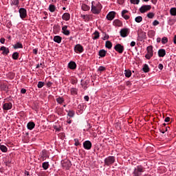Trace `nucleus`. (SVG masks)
<instances>
[{
    "label": "nucleus",
    "instance_id": "34",
    "mask_svg": "<svg viewBox=\"0 0 176 176\" xmlns=\"http://www.w3.org/2000/svg\"><path fill=\"white\" fill-rule=\"evenodd\" d=\"M0 150L1 151V152L6 153V152H8V147H6V146L5 145H1L0 144Z\"/></svg>",
    "mask_w": 176,
    "mask_h": 176
},
{
    "label": "nucleus",
    "instance_id": "24",
    "mask_svg": "<svg viewBox=\"0 0 176 176\" xmlns=\"http://www.w3.org/2000/svg\"><path fill=\"white\" fill-rule=\"evenodd\" d=\"M27 127L28 130H33V129L35 128V122H30L27 124Z\"/></svg>",
    "mask_w": 176,
    "mask_h": 176
},
{
    "label": "nucleus",
    "instance_id": "54",
    "mask_svg": "<svg viewBox=\"0 0 176 176\" xmlns=\"http://www.w3.org/2000/svg\"><path fill=\"white\" fill-rule=\"evenodd\" d=\"M71 83H72V85H76V83H78V79L72 78Z\"/></svg>",
    "mask_w": 176,
    "mask_h": 176
},
{
    "label": "nucleus",
    "instance_id": "50",
    "mask_svg": "<svg viewBox=\"0 0 176 176\" xmlns=\"http://www.w3.org/2000/svg\"><path fill=\"white\" fill-rule=\"evenodd\" d=\"M54 31H55L56 32H58L60 31V26L58 25H54Z\"/></svg>",
    "mask_w": 176,
    "mask_h": 176
},
{
    "label": "nucleus",
    "instance_id": "31",
    "mask_svg": "<svg viewBox=\"0 0 176 176\" xmlns=\"http://www.w3.org/2000/svg\"><path fill=\"white\" fill-rule=\"evenodd\" d=\"M93 35H94V36L92 37V39H94V41H96V39H98V38H100V32L97 30L94 32Z\"/></svg>",
    "mask_w": 176,
    "mask_h": 176
},
{
    "label": "nucleus",
    "instance_id": "22",
    "mask_svg": "<svg viewBox=\"0 0 176 176\" xmlns=\"http://www.w3.org/2000/svg\"><path fill=\"white\" fill-rule=\"evenodd\" d=\"M68 67L69 69H76V63L70 61L68 64Z\"/></svg>",
    "mask_w": 176,
    "mask_h": 176
},
{
    "label": "nucleus",
    "instance_id": "46",
    "mask_svg": "<svg viewBox=\"0 0 176 176\" xmlns=\"http://www.w3.org/2000/svg\"><path fill=\"white\" fill-rule=\"evenodd\" d=\"M161 42L162 45H166L168 42V38L167 37H163L161 40Z\"/></svg>",
    "mask_w": 176,
    "mask_h": 176
},
{
    "label": "nucleus",
    "instance_id": "26",
    "mask_svg": "<svg viewBox=\"0 0 176 176\" xmlns=\"http://www.w3.org/2000/svg\"><path fill=\"white\" fill-rule=\"evenodd\" d=\"M61 41H63V38L60 36H54V41L56 43H61Z\"/></svg>",
    "mask_w": 176,
    "mask_h": 176
},
{
    "label": "nucleus",
    "instance_id": "43",
    "mask_svg": "<svg viewBox=\"0 0 176 176\" xmlns=\"http://www.w3.org/2000/svg\"><path fill=\"white\" fill-rule=\"evenodd\" d=\"M170 13L171 16H176V8H170Z\"/></svg>",
    "mask_w": 176,
    "mask_h": 176
},
{
    "label": "nucleus",
    "instance_id": "1",
    "mask_svg": "<svg viewBox=\"0 0 176 176\" xmlns=\"http://www.w3.org/2000/svg\"><path fill=\"white\" fill-rule=\"evenodd\" d=\"M102 9V5L100 1L97 0H94L91 1V12L93 14H100L101 13V10Z\"/></svg>",
    "mask_w": 176,
    "mask_h": 176
},
{
    "label": "nucleus",
    "instance_id": "28",
    "mask_svg": "<svg viewBox=\"0 0 176 176\" xmlns=\"http://www.w3.org/2000/svg\"><path fill=\"white\" fill-rule=\"evenodd\" d=\"M80 85L84 90H86L87 89V80H81Z\"/></svg>",
    "mask_w": 176,
    "mask_h": 176
},
{
    "label": "nucleus",
    "instance_id": "32",
    "mask_svg": "<svg viewBox=\"0 0 176 176\" xmlns=\"http://www.w3.org/2000/svg\"><path fill=\"white\" fill-rule=\"evenodd\" d=\"M99 56L100 57H105L107 56V51L105 50H100L99 51Z\"/></svg>",
    "mask_w": 176,
    "mask_h": 176
},
{
    "label": "nucleus",
    "instance_id": "51",
    "mask_svg": "<svg viewBox=\"0 0 176 176\" xmlns=\"http://www.w3.org/2000/svg\"><path fill=\"white\" fill-rule=\"evenodd\" d=\"M147 17L148 19H153V17H155V14L153 12H148L147 14Z\"/></svg>",
    "mask_w": 176,
    "mask_h": 176
},
{
    "label": "nucleus",
    "instance_id": "35",
    "mask_svg": "<svg viewBox=\"0 0 176 176\" xmlns=\"http://www.w3.org/2000/svg\"><path fill=\"white\" fill-rule=\"evenodd\" d=\"M20 3V1L19 0H12L11 2V6H13V5L14 6H17V8H19V5Z\"/></svg>",
    "mask_w": 176,
    "mask_h": 176
},
{
    "label": "nucleus",
    "instance_id": "52",
    "mask_svg": "<svg viewBox=\"0 0 176 176\" xmlns=\"http://www.w3.org/2000/svg\"><path fill=\"white\" fill-rule=\"evenodd\" d=\"M130 2L133 5H138L140 3V0H130Z\"/></svg>",
    "mask_w": 176,
    "mask_h": 176
},
{
    "label": "nucleus",
    "instance_id": "13",
    "mask_svg": "<svg viewBox=\"0 0 176 176\" xmlns=\"http://www.w3.org/2000/svg\"><path fill=\"white\" fill-rule=\"evenodd\" d=\"M138 35L139 41H140L141 42L146 39V33L144 32L140 31Z\"/></svg>",
    "mask_w": 176,
    "mask_h": 176
},
{
    "label": "nucleus",
    "instance_id": "36",
    "mask_svg": "<svg viewBox=\"0 0 176 176\" xmlns=\"http://www.w3.org/2000/svg\"><path fill=\"white\" fill-rule=\"evenodd\" d=\"M49 10H50V12H51V13L56 12V6H54L53 4L50 5Z\"/></svg>",
    "mask_w": 176,
    "mask_h": 176
},
{
    "label": "nucleus",
    "instance_id": "12",
    "mask_svg": "<svg viewBox=\"0 0 176 176\" xmlns=\"http://www.w3.org/2000/svg\"><path fill=\"white\" fill-rule=\"evenodd\" d=\"M120 34L122 38H126L130 34V32L129 28H123L120 30Z\"/></svg>",
    "mask_w": 176,
    "mask_h": 176
},
{
    "label": "nucleus",
    "instance_id": "45",
    "mask_svg": "<svg viewBox=\"0 0 176 176\" xmlns=\"http://www.w3.org/2000/svg\"><path fill=\"white\" fill-rule=\"evenodd\" d=\"M170 130V126H166L165 128H162L160 129V133H162V134H164L166 131H168Z\"/></svg>",
    "mask_w": 176,
    "mask_h": 176
},
{
    "label": "nucleus",
    "instance_id": "3",
    "mask_svg": "<svg viewBox=\"0 0 176 176\" xmlns=\"http://www.w3.org/2000/svg\"><path fill=\"white\" fill-rule=\"evenodd\" d=\"M147 54L145 55V57L147 60H151L153 57V46L150 45L146 48Z\"/></svg>",
    "mask_w": 176,
    "mask_h": 176
},
{
    "label": "nucleus",
    "instance_id": "58",
    "mask_svg": "<svg viewBox=\"0 0 176 176\" xmlns=\"http://www.w3.org/2000/svg\"><path fill=\"white\" fill-rule=\"evenodd\" d=\"M21 94H25V93H27V89L22 88L21 89Z\"/></svg>",
    "mask_w": 176,
    "mask_h": 176
},
{
    "label": "nucleus",
    "instance_id": "37",
    "mask_svg": "<svg viewBox=\"0 0 176 176\" xmlns=\"http://www.w3.org/2000/svg\"><path fill=\"white\" fill-rule=\"evenodd\" d=\"M69 118H74L75 116V111L74 110H69L67 113Z\"/></svg>",
    "mask_w": 176,
    "mask_h": 176
},
{
    "label": "nucleus",
    "instance_id": "15",
    "mask_svg": "<svg viewBox=\"0 0 176 176\" xmlns=\"http://www.w3.org/2000/svg\"><path fill=\"white\" fill-rule=\"evenodd\" d=\"M67 28H68L67 25H64L62 27V33L63 35H66L67 36H68V35L71 34V32L68 30Z\"/></svg>",
    "mask_w": 176,
    "mask_h": 176
},
{
    "label": "nucleus",
    "instance_id": "59",
    "mask_svg": "<svg viewBox=\"0 0 176 176\" xmlns=\"http://www.w3.org/2000/svg\"><path fill=\"white\" fill-rule=\"evenodd\" d=\"M158 68H159V69H160V71H162L163 69V68H164L163 64L160 63L158 65Z\"/></svg>",
    "mask_w": 176,
    "mask_h": 176
},
{
    "label": "nucleus",
    "instance_id": "20",
    "mask_svg": "<svg viewBox=\"0 0 176 176\" xmlns=\"http://www.w3.org/2000/svg\"><path fill=\"white\" fill-rule=\"evenodd\" d=\"M63 20H65V21H69V19H71V14L68 12H65L62 16Z\"/></svg>",
    "mask_w": 176,
    "mask_h": 176
},
{
    "label": "nucleus",
    "instance_id": "10",
    "mask_svg": "<svg viewBox=\"0 0 176 176\" xmlns=\"http://www.w3.org/2000/svg\"><path fill=\"white\" fill-rule=\"evenodd\" d=\"M85 49L83 48V46L80 44H77L74 47V52L75 53H83V51Z\"/></svg>",
    "mask_w": 176,
    "mask_h": 176
},
{
    "label": "nucleus",
    "instance_id": "49",
    "mask_svg": "<svg viewBox=\"0 0 176 176\" xmlns=\"http://www.w3.org/2000/svg\"><path fill=\"white\" fill-rule=\"evenodd\" d=\"M105 69H107V68H105V67L104 66H100L98 69V71L99 72H104V71H105Z\"/></svg>",
    "mask_w": 176,
    "mask_h": 176
},
{
    "label": "nucleus",
    "instance_id": "33",
    "mask_svg": "<svg viewBox=\"0 0 176 176\" xmlns=\"http://www.w3.org/2000/svg\"><path fill=\"white\" fill-rule=\"evenodd\" d=\"M105 47L109 50L112 49V43L110 41H106Z\"/></svg>",
    "mask_w": 176,
    "mask_h": 176
},
{
    "label": "nucleus",
    "instance_id": "5",
    "mask_svg": "<svg viewBox=\"0 0 176 176\" xmlns=\"http://www.w3.org/2000/svg\"><path fill=\"white\" fill-rule=\"evenodd\" d=\"M114 50L119 53V54H122L123 52H124V46L122 45L120 43H118L114 46Z\"/></svg>",
    "mask_w": 176,
    "mask_h": 176
},
{
    "label": "nucleus",
    "instance_id": "47",
    "mask_svg": "<svg viewBox=\"0 0 176 176\" xmlns=\"http://www.w3.org/2000/svg\"><path fill=\"white\" fill-rule=\"evenodd\" d=\"M43 86H45V82H42V81H39L38 82V85H37V87L38 89H42V87H43Z\"/></svg>",
    "mask_w": 176,
    "mask_h": 176
},
{
    "label": "nucleus",
    "instance_id": "6",
    "mask_svg": "<svg viewBox=\"0 0 176 176\" xmlns=\"http://www.w3.org/2000/svg\"><path fill=\"white\" fill-rule=\"evenodd\" d=\"M72 166V164L71 163V161L68 160H65L62 162V167H63L66 170H69Z\"/></svg>",
    "mask_w": 176,
    "mask_h": 176
},
{
    "label": "nucleus",
    "instance_id": "57",
    "mask_svg": "<svg viewBox=\"0 0 176 176\" xmlns=\"http://www.w3.org/2000/svg\"><path fill=\"white\" fill-rule=\"evenodd\" d=\"M131 81H126V86H127V87H131Z\"/></svg>",
    "mask_w": 176,
    "mask_h": 176
},
{
    "label": "nucleus",
    "instance_id": "4",
    "mask_svg": "<svg viewBox=\"0 0 176 176\" xmlns=\"http://www.w3.org/2000/svg\"><path fill=\"white\" fill-rule=\"evenodd\" d=\"M115 156H109L104 159L105 166H112L115 163Z\"/></svg>",
    "mask_w": 176,
    "mask_h": 176
},
{
    "label": "nucleus",
    "instance_id": "27",
    "mask_svg": "<svg viewBox=\"0 0 176 176\" xmlns=\"http://www.w3.org/2000/svg\"><path fill=\"white\" fill-rule=\"evenodd\" d=\"M81 9L84 12H87V11L90 10V6H89L87 4L83 3V4H82Z\"/></svg>",
    "mask_w": 176,
    "mask_h": 176
},
{
    "label": "nucleus",
    "instance_id": "9",
    "mask_svg": "<svg viewBox=\"0 0 176 176\" xmlns=\"http://www.w3.org/2000/svg\"><path fill=\"white\" fill-rule=\"evenodd\" d=\"M91 146H93V144L89 140H86L83 142V148L87 151H90V149H91Z\"/></svg>",
    "mask_w": 176,
    "mask_h": 176
},
{
    "label": "nucleus",
    "instance_id": "2",
    "mask_svg": "<svg viewBox=\"0 0 176 176\" xmlns=\"http://www.w3.org/2000/svg\"><path fill=\"white\" fill-rule=\"evenodd\" d=\"M145 171V168L142 166V165L137 166L133 172V175L134 176H142V173Z\"/></svg>",
    "mask_w": 176,
    "mask_h": 176
},
{
    "label": "nucleus",
    "instance_id": "38",
    "mask_svg": "<svg viewBox=\"0 0 176 176\" xmlns=\"http://www.w3.org/2000/svg\"><path fill=\"white\" fill-rule=\"evenodd\" d=\"M148 35L149 38H153V36H155V35H156V32H155V30H150L148 32Z\"/></svg>",
    "mask_w": 176,
    "mask_h": 176
},
{
    "label": "nucleus",
    "instance_id": "16",
    "mask_svg": "<svg viewBox=\"0 0 176 176\" xmlns=\"http://www.w3.org/2000/svg\"><path fill=\"white\" fill-rule=\"evenodd\" d=\"M0 50L3 52L2 54H3L4 56H8V53H10L9 48L5 46H2L1 47H0Z\"/></svg>",
    "mask_w": 176,
    "mask_h": 176
},
{
    "label": "nucleus",
    "instance_id": "56",
    "mask_svg": "<svg viewBox=\"0 0 176 176\" xmlns=\"http://www.w3.org/2000/svg\"><path fill=\"white\" fill-rule=\"evenodd\" d=\"M160 23H159V21L157 20H155L153 22V25H154L155 27V25H159Z\"/></svg>",
    "mask_w": 176,
    "mask_h": 176
},
{
    "label": "nucleus",
    "instance_id": "21",
    "mask_svg": "<svg viewBox=\"0 0 176 176\" xmlns=\"http://www.w3.org/2000/svg\"><path fill=\"white\" fill-rule=\"evenodd\" d=\"M113 25H116V27H122V25H123V22L119 19H115L113 21Z\"/></svg>",
    "mask_w": 176,
    "mask_h": 176
},
{
    "label": "nucleus",
    "instance_id": "25",
    "mask_svg": "<svg viewBox=\"0 0 176 176\" xmlns=\"http://www.w3.org/2000/svg\"><path fill=\"white\" fill-rule=\"evenodd\" d=\"M158 56L159 57H164L166 56V50L160 49L158 50Z\"/></svg>",
    "mask_w": 176,
    "mask_h": 176
},
{
    "label": "nucleus",
    "instance_id": "63",
    "mask_svg": "<svg viewBox=\"0 0 176 176\" xmlns=\"http://www.w3.org/2000/svg\"><path fill=\"white\" fill-rule=\"evenodd\" d=\"M118 3H119V5H123L124 0H118Z\"/></svg>",
    "mask_w": 176,
    "mask_h": 176
},
{
    "label": "nucleus",
    "instance_id": "40",
    "mask_svg": "<svg viewBox=\"0 0 176 176\" xmlns=\"http://www.w3.org/2000/svg\"><path fill=\"white\" fill-rule=\"evenodd\" d=\"M144 72H149L151 69H149V66L147 64H144L143 68H142Z\"/></svg>",
    "mask_w": 176,
    "mask_h": 176
},
{
    "label": "nucleus",
    "instance_id": "64",
    "mask_svg": "<svg viewBox=\"0 0 176 176\" xmlns=\"http://www.w3.org/2000/svg\"><path fill=\"white\" fill-rule=\"evenodd\" d=\"M5 38H0V43H2V45L5 44Z\"/></svg>",
    "mask_w": 176,
    "mask_h": 176
},
{
    "label": "nucleus",
    "instance_id": "42",
    "mask_svg": "<svg viewBox=\"0 0 176 176\" xmlns=\"http://www.w3.org/2000/svg\"><path fill=\"white\" fill-rule=\"evenodd\" d=\"M19 52H14L12 54V59L13 60H19Z\"/></svg>",
    "mask_w": 176,
    "mask_h": 176
},
{
    "label": "nucleus",
    "instance_id": "19",
    "mask_svg": "<svg viewBox=\"0 0 176 176\" xmlns=\"http://www.w3.org/2000/svg\"><path fill=\"white\" fill-rule=\"evenodd\" d=\"M49 157V155H47V151L46 149H44L41 151V159L43 160H46Z\"/></svg>",
    "mask_w": 176,
    "mask_h": 176
},
{
    "label": "nucleus",
    "instance_id": "61",
    "mask_svg": "<svg viewBox=\"0 0 176 176\" xmlns=\"http://www.w3.org/2000/svg\"><path fill=\"white\" fill-rule=\"evenodd\" d=\"M105 39H109V35L107 34V33H105V34H104L103 41H105Z\"/></svg>",
    "mask_w": 176,
    "mask_h": 176
},
{
    "label": "nucleus",
    "instance_id": "44",
    "mask_svg": "<svg viewBox=\"0 0 176 176\" xmlns=\"http://www.w3.org/2000/svg\"><path fill=\"white\" fill-rule=\"evenodd\" d=\"M124 74L126 78H130V76H131V71L129 69L125 70Z\"/></svg>",
    "mask_w": 176,
    "mask_h": 176
},
{
    "label": "nucleus",
    "instance_id": "18",
    "mask_svg": "<svg viewBox=\"0 0 176 176\" xmlns=\"http://www.w3.org/2000/svg\"><path fill=\"white\" fill-rule=\"evenodd\" d=\"M80 17L83 19L85 21H90L92 19V16L90 14H81Z\"/></svg>",
    "mask_w": 176,
    "mask_h": 176
},
{
    "label": "nucleus",
    "instance_id": "55",
    "mask_svg": "<svg viewBox=\"0 0 176 176\" xmlns=\"http://www.w3.org/2000/svg\"><path fill=\"white\" fill-rule=\"evenodd\" d=\"M57 112H58V115H63V109L62 108H58Z\"/></svg>",
    "mask_w": 176,
    "mask_h": 176
},
{
    "label": "nucleus",
    "instance_id": "11",
    "mask_svg": "<svg viewBox=\"0 0 176 176\" xmlns=\"http://www.w3.org/2000/svg\"><path fill=\"white\" fill-rule=\"evenodd\" d=\"M12 108H13V104L10 102H6L3 104V111H10Z\"/></svg>",
    "mask_w": 176,
    "mask_h": 176
},
{
    "label": "nucleus",
    "instance_id": "17",
    "mask_svg": "<svg viewBox=\"0 0 176 176\" xmlns=\"http://www.w3.org/2000/svg\"><path fill=\"white\" fill-rule=\"evenodd\" d=\"M129 13V10H124L122 11V17H123V19H124V20H129L130 19V16L127 15L126 14Z\"/></svg>",
    "mask_w": 176,
    "mask_h": 176
},
{
    "label": "nucleus",
    "instance_id": "39",
    "mask_svg": "<svg viewBox=\"0 0 176 176\" xmlns=\"http://www.w3.org/2000/svg\"><path fill=\"white\" fill-rule=\"evenodd\" d=\"M49 162H45L42 164L43 170H47V168H49Z\"/></svg>",
    "mask_w": 176,
    "mask_h": 176
},
{
    "label": "nucleus",
    "instance_id": "30",
    "mask_svg": "<svg viewBox=\"0 0 176 176\" xmlns=\"http://www.w3.org/2000/svg\"><path fill=\"white\" fill-rule=\"evenodd\" d=\"M14 49H23V44L20 42H17L14 45H13Z\"/></svg>",
    "mask_w": 176,
    "mask_h": 176
},
{
    "label": "nucleus",
    "instance_id": "7",
    "mask_svg": "<svg viewBox=\"0 0 176 176\" xmlns=\"http://www.w3.org/2000/svg\"><path fill=\"white\" fill-rule=\"evenodd\" d=\"M19 12L21 19H22V20H24V19L27 17V10L24 8H21L19 10Z\"/></svg>",
    "mask_w": 176,
    "mask_h": 176
},
{
    "label": "nucleus",
    "instance_id": "53",
    "mask_svg": "<svg viewBox=\"0 0 176 176\" xmlns=\"http://www.w3.org/2000/svg\"><path fill=\"white\" fill-rule=\"evenodd\" d=\"M74 142L75 146H79L80 145V142H79V140L78 138L74 139Z\"/></svg>",
    "mask_w": 176,
    "mask_h": 176
},
{
    "label": "nucleus",
    "instance_id": "23",
    "mask_svg": "<svg viewBox=\"0 0 176 176\" xmlns=\"http://www.w3.org/2000/svg\"><path fill=\"white\" fill-rule=\"evenodd\" d=\"M70 94L71 96H78V89L75 87H72L70 89Z\"/></svg>",
    "mask_w": 176,
    "mask_h": 176
},
{
    "label": "nucleus",
    "instance_id": "29",
    "mask_svg": "<svg viewBox=\"0 0 176 176\" xmlns=\"http://www.w3.org/2000/svg\"><path fill=\"white\" fill-rule=\"evenodd\" d=\"M56 101L58 104H60V105H62V104L64 102V101H65V100H64V98L61 96H58L56 99Z\"/></svg>",
    "mask_w": 176,
    "mask_h": 176
},
{
    "label": "nucleus",
    "instance_id": "48",
    "mask_svg": "<svg viewBox=\"0 0 176 176\" xmlns=\"http://www.w3.org/2000/svg\"><path fill=\"white\" fill-rule=\"evenodd\" d=\"M135 21L136 23H141V21H142V16H138L135 17Z\"/></svg>",
    "mask_w": 176,
    "mask_h": 176
},
{
    "label": "nucleus",
    "instance_id": "41",
    "mask_svg": "<svg viewBox=\"0 0 176 176\" xmlns=\"http://www.w3.org/2000/svg\"><path fill=\"white\" fill-rule=\"evenodd\" d=\"M114 127L116 129V130H121L122 127L120 126V122H116L114 124Z\"/></svg>",
    "mask_w": 176,
    "mask_h": 176
},
{
    "label": "nucleus",
    "instance_id": "14",
    "mask_svg": "<svg viewBox=\"0 0 176 176\" xmlns=\"http://www.w3.org/2000/svg\"><path fill=\"white\" fill-rule=\"evenodd\" d=\"M116 15V12L115 11H111L109 12V14L107 15V20H109L111 21V20H113L115 19V16Z\"/></svg>",
    "mask_w": 176,
    "mask_h": 176
},
{
    "label": "nucleus",
    "instance_id": "62",
    "mask_svg": "<svg viewBox=\"0 0 176 176\" xmlns=\"http://www.w3.org/2000/svg\"><path fill=\"white\" fill-rule=\"evenodd\" d=\"M53 85V82L49 81L48 82H47V87H52V85Z\"/></svg>",
    "mask_w": 176,
    "mask_h": 176
},
{
    "label": "nucleus",
    "instance_id": "8",
    "mask_svg": "<svg viewBox=\"0 0 176 176\" xmlns=\"http://www.w3.org/2000/svg\"><path fill=\"white\" fill-rule=\"evenodd\" d=\"M151 9H152V6L151 5H144L139 9V10L140 13H146V12L151 10Z\"/></svg>",
    "mask_w": 176,
    "mask_h": 176
},
{
    "label": "nucleus",
    "instance_id": "60",
    "mask_svg": "<svg viewBox=\"0 0 176 176\" xmlns=\"http://www.w3.org/2000/svg\"><path fill=\"white\" fill-rule=\"evenodd\" d=\"M33 54H38V48H35L32 51Z\"/></svg>",
    "mask_w": 176,
    "mask_h": 176
}]
</instances>
